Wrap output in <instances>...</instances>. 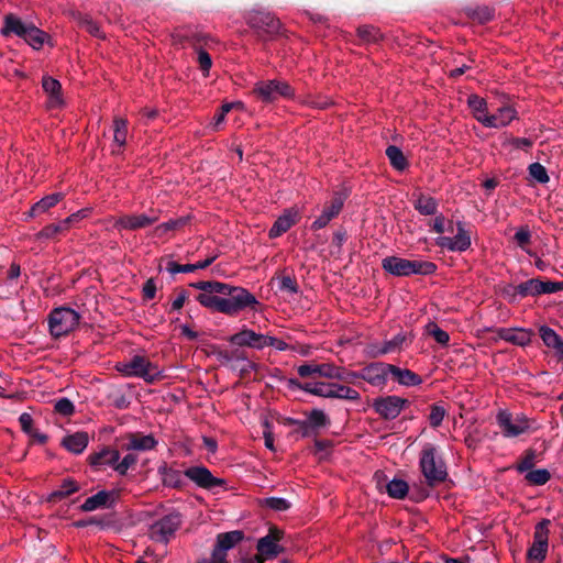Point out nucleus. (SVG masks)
<instances>
[{
    "label": "nucleus",
    "instance_id": "obj_15",
    "mask_svg": "<svg viewBox=\"0 0 563 563\" xmlns=\"http://www.w3.org/2000/svg\"><path fill=\"white\" fill-rule=\"evenodd\" d=\"M91 210L89 208H85L81 210H78L77 212L70 214L63 221L58 223H52L46 227H44L38 233V239H54L58 234H62L66 231H68L74 224H77L82 219L87 218L90 214Z\"/></svg>",
    "mask_w": 563,
    "mask_h": 563
},
{
    "label": "nucleus",
    "instance_id": "obj_16",
    "mask_svg": "<svg viewBox=\"0 0 563 563\" xmlns=\"http://www.w3.org/2000/svg\"><path fill=\"white\" fill-rule=\"evenodd\" d=\"M247 23L261 34L273 35L278 33L280 22L271 12L253 10L247 14Z\"/></svg>",
    "mask_w": 563,
    "mask_h": 563
},
{
    "label": "nucleus",
    "instance_id": "obj_53",
    "mask_svg": "<svg viewBox=\"0 0 563 563\" xmlns=\"http://www.w3.org/2000/svg\"><path fill=\"white\" fill-rule=\"evenodd\" d=\"M514 240L516 241L520 249L527 251V245H529L531 242V233L528 227H520L517 230Z\"/></svg>",
    "mask_w": 563,
    "mask_h": 563
},
{
    "label": "nucleus",
    "instance_id": "obj_2",
    "mask_svg": "<svg viewBox=\"0 0 563 563\" xmlns=\"http://www.w3.org/2000/svg\"><path fill=\"white\" fill-rule=\"evenodd\" d=\"M289 385L297 387L301 390H305L311 395L323 398H334L353 401H356L361 398V395L356 389L338 383L309 382L301 384L296 379H290Z\"/></svg>",
    "mask_w": 563,
    "mask_h": 563
},
{
    "label": "nucleus",
    "instance_id": "obj_47",
    "mask_svg": "<svg viewBox=\"0 0 563 563\" xmlns=\"http://www.w3.org/2000/svg\"><path fill=\"white\" fill-rule=\"evenodd\" d=\"M163 482L170 487H180L183 485V475L179 471L165 468L163 472Z\"/></svg>",
    "mask_w": 563,
    "mask_h": 563
},
{
    "label": "nucleus",
    "instance_id": "obj_42",
    "mask_svg": "<svg viewBox=\"0 0 563 563\" xmlns=\"http://www.w3.org/2000/svg\"><path fill=\"white\" fill-rule=\"evenodd\" d=\"M540 288H541V280L540 279H529L525 283L519 284L516 286V292L519 294L522 297L527 296H537L540 295Z\"/></svg>",
    "mask_w": 563,
    "mask_h": 563
},
{
    "label": "nucleus",
    "instance_id": "obj_8",
    "mask_svg": "<svg viewBox=\"0 0 563 563\" xmlns=\"http://www.w3.org/2000/svg\"><path fill=\"white\" fill-rule=\"evenodd\" d=\"M253 92L264 102H273L279 97L292 98L294 89L284 80H262L255 84Z\"/></svg>",
    "mask_w": 563,
    "mask_h": 563
},
{
    "label": "nucleus",
    "instance_id": "obj_19",
    "mask_svg": "<svg viewBox=\"0 0 563 563\" xmlns=\"http://www.w3.org/2000/svg\"><path fill=\"white\" fill-rule=\"evenodd\" d=\"M391 365L384 363H373L364 367L358 374L354 373L356 376L353 378H362L365 382L369 383L373 386H383L385 385L388 375L390 374Z\"/></svg>",
    "mask_w": 563,
    "mask_h": 563
},
{
    "label": "nucleus",
    "instance_id": "obj_54",
    "mask_svg": "<svg viewBox=\"0 0 563 563\" xmlns=\"http://www.w3.org/2000/svg\"><path fill=\"white\" fill-rule=\"evenodd\" d=\"M263 505L276 511H284L290 507L288 500L279 497L265 498Z\"/></svg>",
    "mask_w": 563,
    "mask_h": 563
},
{
    "label": "nucleus",
    "instance_id": "obj_61",
    "mask_svg": "<svg viewBox=\"0 0 563 563\" xmlns=\"http://www.w3.org/2000/svg\"><path fill=\"white\" fill-rule=\"evenodd\" d=\"M562 289H563V283L542 282L541 280L540 295L541 294H553V292H556Z\"/></svg>",
    "mask_w": 563,
    "mask_h": 563
},
{
    "label": "nucleus",
    "instance_id": "obj_36",
    "mask_svg": "<svg viewBox=\"0 0 563 563\" xmlns=\"http://www.w3.org/2000/svg\"><path fill=\"white\" fill-rule=\"evenodd\" d=\"M128 121L122 118L113 120V143L121 150L126 143Z\"/></svg>",
    "mask_w": 563,
    "mask_h": 563
},
{
    "label": "nucleus",
    "instance_id": "obj_18",
    "mask_svg": "<svg viewBox=\"0 0 563 563\" xmlns=\"http://www.w3.org/2000/svg\"><path fill=\"white\" fill-rule=\"evenodd\" d=\"M457 232L455 236H440L437 240V244L443 249L452 252H464L471 246V234L465 229L463 222L456 223Z\"/></svg>",
    "mask_w": 563,
    "mask_h": 563
},
{
    "label": "nucleus",
    "instance_id": "obj_17",
    "mask_svg": "<svg viewBox=\"0 0 563 563\" xmlns=\"http://www.w3.org/2000/svg\"><path fill=\"white\" fill-rule=\"evenodd\" d=\"M407 402V399L398 396H386L376 399L373 407L380 417L393 420L401 413Z\"/></svg>",
    "mask_w": 563,
    "mask_h": 563
},
{
    "label": "nucleus",
    "instance_id": "obj_10",
    "mask_svg": "<svg viewBox=\"0 0 563 563\" xmlns=\"http://www.w3.org/2000/svg\"><path fill=\"white\" fill-rule=\"evenodd\" d=\"M284 532L276 527L269 528L268 534L261 538L257 542V554L255 560L257 563H264L266 560L274 559L284 552V548L279 544Z\"/></svg>",
    "mask_w": 563,
    "mask_h": 563
},
{
    "label": "nucleus",
    "instance_id": "obj_1",
    "mask_svg": "<svg viewBox=\"0 0 563 563\" xmlns=\"http://www.w3.org/2000/svg\"><path fill=\"white\" fill-rule=\"evenodd\" d=\"M192 287L201 290L197 301L213 311L236 316L246 308L256 309L258 300L247 289L220 282H198Z\"/></svg>",
    "mask_w": 563,
    "mask_h": 563
},
{
    "label": "nucleus",
    "instance_id": "obj_13",
    "mask_svg": "<svg viewBox=\"0 0 563 563\" xmlns=\"http://www.w3.org/2000/svg\"><path fill=\"white\" fill-rule=\"evenodd\" d=\"M497 423L506 438H515L526 433L530 429L529 420L525 416H512L507 411L497 413Z\"/></svg>",
    "mask_w": 563,
    "mask_h": 563
},
{
    "label": "nucleus",
    "instance_id": "obj_45",
    "mask_svg": "<svg viewBox=\"0 0 563 563\" xmlns=\"http://www.w3.org/2000/svg\"><path fill=\"white\" fill-rule=\"evenodd\" d=\"M307 423L311 428H322L330 424L329 417L320 409H313L308 415Z\"/></svg>",
    "mask_w": 563,
    "mask_h": 563
},
{
    "label": "nucleus",
    "instance_id": "obj_26",
    "mask_svg": "<svg viewBox=\"0 0 563 563\" xmlns=\"http://www.w3.org/2000/svg\"><path fill=\"white\" fill-rule=\"evenodd\" d=\"M31 23L23 22L20 18L8 14L4 18V25L1 30V33L4 36H9L11 34H14L21 38H24L27 32V29L31 26Z\"/></svg>",
    "mask_w": 563,
    "mask_h": 563
},
{
    "label": "nucleus",
    "instance_id": "obj_23",
    "mask_svg": "<svg viewBox=\"0 0 563 563\" xmlns=\"http://www.w3.org/2000/svg\"><path fill=\"white\" fill-rule=\"evenodd\" d=\"M42 87L48 97L47 107L49 109H59L64 106L62 86L58 80L49 76H44L42 79Z\"/></svg>",
    "mask_w": 563,
    "mask_h": 563
},
{
    "label": "nucleus",
    "instance_id": "obj_64",
    "mask_svg": "<svg viewBox=\"0 0 563 563\" xmlns=\"http://www.w3.org/2000/svg\"><path fill=\"white\" fill-rule=\"evenodd\" d=\"M82 25L86 27L87 32H89L91 35L97 36V37L102 36L101 32H100V27L91 19H88V18L84 19Z\"/></svg>",
    "mask_w": 563,
    "mask_h": 563
},
{
    "label": "nucleus",
    "instance_id": "obj_7",
    "mask_svg": "<svg viewBox=\"0 0 563 563\" xmlns=\"http://www.w3.org/2000/svg\"><path fill=\"white\" fill-rule=\"evenodd\" d=\"M297 372L301 377L319 375L321 377L343 382H349L352 377L356 376L353 372H346L344 368L335 366L332 363H306L298 366Z\"/></svg>",
    "mask_w": 563,
    "mask_h": 563
},
{
    "label": "nucleus",
    "instance_id": "obj_50",
    "mask_svg": "<svg viewBox=\"0 0 563 563\" xmlns=\"http://www.w3.org/2000/svg\"><path fill=\"white\" fill-rule=\"evenodd\" d=\"M530 176L540 184H545L549 181V175L543 165L540 163H533L529 166Z\"/></svg>",
    "mask_w": 563,
    "mask_h": 563
},
{
    "label": "nucleus",
    "instance_id": "obj_56",
    "mask_svg": "<svg viewBox=\"0 0 563 563\" xmlns=\"http://www.w3.org/2000/svg\"><path fill=\"white\" fill-rule=\"evenodd\" d=\"M504 145L527 151L533 145V141L528 137H508Z\"/></svg>",
    "mask_w": 563,
    "mask_h": 563
},
{
    "label": "nucleus",
    "instance_id": "obj_12",
    "mask_svg": "<svg viewBox=\"0 0 563 563\" xmlns=\"http://www.w3.org/2000/svg\"><path fill=\"white\" fill-rule=\"evenodd\" d=\"M242 540L243 532L239 530L218 534L217 544L212 551L211 558L208 560H202L199 563H228V550L234 548Z\"/></svg>",
    "mask_w": 563,
    "mask_h": 563
},
{
    "label": "nucleus",
    "instance_id": "obj_58",
    "mask_svg": "<svg viewBox=\"0 0 563 563\" xmlns=\"http://www.w3.org/2000/svg\"><path fill=\"white\" fill-rule=\"evenodd\" d=\"M136 455L126 454L121 462H117L115 471L119 474L124 475L128 472V470L136 463Z\"/></svg>",
    "mask_w": 563,
    "mask_h": 563
},
{
    "label": "nucleus",
    "instance_id": "obj_27",
    "mask_svg": "<svg viewBox=\"0 0 563 563\" xmlns=\"http://www.w3.org/2000/svg\"><path fill=\"white\" fill-rule=\"evenodd\" d=\"M540 336L543 343L555 351L559 361L563 362V340L551 328L542 325L539 329Z\"/></svg>",
    "mask_w": 563,
    "mask_h": 563
},
{
    "label": "nucleus",
    "instance_id": "obj_55",
    "mask_svg": "<svg viewBox=\"0 0 563 563\" xmlns=\"http://www.w3.org/2000/svg\"><path fill=\"white\" fill-rule=\"evenodd\" d=\"M445 415H446V411H445V409L442 406L433 405L431 407V411H430V415H429V422H430V424L433 428L439 427L442 423L443 418L445 417Z\"/></svg>",
    "mask_w": 563,
    "mask_h": 563
},
{
    "label": "nucleus",
    "instance_id": "obj_41",
    "mask_svg": "<svg viewBox=\"0 0 563 563\" xmlns=\"http://www.w3.org/2000/svg\"><path fill=\"white\" fill-rule=\"evenodd\" d=\"M47 35L33 24L27 29L26 35L23 38L33 48L38 49L45 43Z\"/></svg>",
    "mask_w": 563,
    "mask_h": 563
},
{
    "label": "nucleus",
    "instance_id": "obj_62",
    "mask_svg": "<svg viewBox=\"0 0 563 563\" xmlns=\"http://www.w3.org/2000/svg\"><path fill=\"white\" fill-rule=\"evenodd\" d=\"M167 269L172 274L195 272V267L192 264L180 265L175 262H169Z\"/></svg>",
    "mask_w": 563,
    "mask_h": 563
},
{
    "label": "nucleus",
    "instance_id": "obj_33",
    "mask_svg": "<svg viewBox=\"0 0 563 563\" xmlns=\"http://www.w3.org/2000/svg\"><path fill=\"white\" fill-rule=\"evenodd\" d=\"M390 375L397 379V382L404 386H417L421 384L422 379L419 375L410 369H402L395 365H391Z\"/></svg>",
    "mask_w": 563,
    "mask_h": 563
},
{
    "label": "nucleus",
    "instance_id": "obj_43",
    "mask_svg": "<svg viewBox=\"0 0 563 563\" xmlns=\"http://www.w3.org/2000/svg\"><path fill=\"white\" fill-rule=\"evenodd\" d=\"M386 489L390 497L401 499L407 495L409 487L405 481L395 478L387 484Z\"/></svg>",
    "mask_w": 563,
    "mask_h": 563
},
{
    "label": "nucleus",
    "instance_id": "obj_59",
    "mask_svg": "<svg viewBox=\"0 0 563 563\" xmlns=\"http://www.w3.org/2000/svg\"><path fill=\"white\" fill-rule=\"evenodd\" d=\"M55 411L63 416H70L75 408L73 402L67 398H60L55 404Z\"/></svg>",
    "mask_w": 563,
    "mask_h": 563
},
{
    "label": "nucleus",
    "instance_id": "obj_48",
    "mask_svg": "<svg viewBox=\"0 0 563 563\" xmlns=\"http://www.w3.org/2000/svg\"><path fill=\"white\" fill-rule=\"evenodd\" d=\"M526 479L533 485H543L550 479V473L544 470H532L526 474Z\"/></svg>",
    "mask_w": 563,
    "mask_h": 563
},
{
    "label": "nucleus",
    "instance_id": "obj_22",
    "mask_svg": "<svg viewBox=\"0 0 563 563\" xmlns=\"http://www.w3.org/2000/svg\"><path fill=\"white\" fill-rule=\"evenodd\" d=\"M266 335L243 329L230 338V342L238 346H249L257 350L265 347Z\"/></svg>",
    "mask_w": 563,
    "mask_h": 563
},
{
    "label": "nucleus",
    "instance_id": "obj_49",
    "mask_svg": "<svg viewBox=\"0 0 563 563\" xmlns=\"http://www.w3.org/2000/svg\"><path fill=\"white\" fill-rule=\"evenodd\" d=\"M79 489L77 483L73 479H64L60 488L52 494L54 498H64L70 494L76 493Z\"/></svg>",
    "mask_w": 563,
    "mask_h": 563
},
{
    "label": "nucleus",
    "instance_id": "obj_37",
    "mask_svg": "<svg viewBox=\"0 0 563 563\" xmlns=\"http://www.w3.org/2000/svg\"><path fill=\"white\" fill-rule=\"evenodd\" d=\"M415 208L424 216H433L438 211V202L434 198L426 195H419L415 202Z\"/></svg>",
    "mask_w": 563,
    "mask_h": 563
},
{
    "label": "nucleus",
    "instance_id": "obj_40",
    "mask_svg": "<svg viewBox=\"0 0 563 563\" xmlns=\"http://www.w3.org/2000/svg\"><path fill=\"white\" fill-rule=\"evenodd\" d=\"M500 338L504 340L518 344L526 345L530 342V334L526 330H501Z\"/></svg>",
    "mask_w": 563,
    "mask_h": 563
},
{
    "label": "nucleus",
    "instance_id": "obj_21",
    "mask_svg": "<svg viewBox=\"0 0 563 563\" xmlns=\"http://www.w3.org/2000/svg\"><path fill=\"white\" fill-rule=\"evenodd\" d=\"M119 494L117 490H100L91 497H88L80 506L82 511L89 512L100 508L109 507L117 500Z\"/></svg>",
    "mask_w": 563,
    "mask_h": 563
},
{
    "label": "nucleus",
    "instance_id": "obj_31",
    "mask_svg": "<svg viewBox=\"0 0 563 563\" xmlns=\"http://www.w3.org/2000/svg\"><path fill=\"white\" fill-rule=\"evenodd\" d=\"M296 223V213L292 211H286L280 216L269 230V238L280 236L287 232Z\"/></svg>",
    "mask_w": 563,
    "mask_h": 563
},
{
    "label": "nucleus",
    "instance_id": "obj_29",
    "mask_svg": "<svg viewBox=\"0 0 563 563\" xmlns=\"http://www.w3.org/2000/svg\"><path fill=\"white\" fill-rule=\"evenodd\" d=\"M89 438L86 432H76L63 439L62 444L71 453L80 454L88 445Z\"/></svg>",
    "mask_w": 563,
    "mask_h": 563
},
{
    "label": "nucleus",
    "instance_id": "obj_32",
    "mask_svg": "<svg viewBox=\"0 0 563 563\" xmlns=\"http://www.w3.org/2000/svg\"><path fill=\"white\" fill-rule=\"evenodd\" d=\"M64 198V195L62 192H55L45 196L40 201L33 205L31 208L30 214L32 217L45 213L51 208L55 207L62 199Z\"/></svg>",
    "mask_w": 563,
    "mask_h": 563
},
{
    "label": "nucleus",
    "instance_id": "obj_63",
    "mask_svg": "<svg viewBox=\"0 0 563 563\" xmlns=\"http://www.w3.org/2000/svg\"><path fill=\"white\" fill-rule=\"evenodd\" d=\"M143 297L145 299H153L156 295V284L154 282V279H148L146 280V283L144 284L143 286Z\"/></svg>",
    "mask_w": 563,
    "mask_h": 563
},
{
    "label": "nucleus",
    "instance_id": "obj_38",
    "mask_svg": "<svg viewBox=\"0 0 563 563\" xmlns=\"http://www.w3.org/2000/svg\"><path fill=\"white\" fill-rule=\"evenodd\" d=\"M386 155L395 169L401 172L407 168V158L405 157L402 151L399 147L395 145H389L386 148Z\"/></svg>",
    "mask_w": 563,
    "mask_h": 563
},
{
    "label": "nucleus",
    "instance_id": "obj_28",
    "mask_svg": "<svg viewBox=\"0 0 563 563\" xmlns=\"http://www.w3.org/2000/svg\"><path fill=\"white\" fill-rule=\"evenodd\" d=\"M119 459V451L108 448L89 456V461L92 466H111L114 470Z\"/></svg>",
    "mask_w": 563,
    "mask_h": 563
},
{
    "label": "nucleus",
    "instance_id": "obj_5",
    "mask_svg": "<svg viewBox=\"0 0 563 563\" xmlns=\"http://www.w3.org/2000/svg\"><path fill=\"white\" fill-rule=\"evenodd\" d=\"M419 464L430 486H434L445 479L446 467L442 459L438 455L434 445L428 443L422 448Z\"/></svg>",
    "mask_w": 563,
    "mask_h": 563
},
{
    "label": "nucleus",
    "instance_id": "obj_24",
    "mask_svg": "<svg viewBox=\"0 0 563 563\" xmlns=\"http://www.w3.org/2000/svg\"><path fill=\"white\" fill-rule=\"evenodd\" d=\"M212 41L209 36L203 34H196L192 37V44L197 51V63L203 76H209L210 68L212 66V59L208 52L202 48V44L208 45V42Z\"/></svg>",
    "mask_w": 563,
    "mask_h": 563
},
{
    "label": "nucleus",
    "instance_id": "obj_35",
    "mask_svg": "<svg viewBox=\"0 0 563 563\" xmlns=\"http://www.w3.org/2000/svg\"><path fill=\"white\" fill-rule=\"evenodd\" d=\"M465 13L470 19L481 24L492 21L495 16V10L486 5L466 8Z\"/></svg>",
    "mask_w": 563,
    "mask_h": 563
},
{
    "label": "nucleus",
    "instance_id": "obj_39",
    "mask_svg": "<svg viewBox=\"0 0 563 563\" xmlns=\"http://www.w3.org/2000/svg\"><path fill=\"white\" fill-rule=\"evenodd\" d=\"M357 36L363 43L372 44L377 43L383 38L379 29L373 25H361L357 27Z\"/></svg>",
    "mask_w": 563,
    "mask_h": 563
},
{
    "label": "nucleus",
    "instance_id": "obj_11",
    "mask_svg": "<svg viewBox=\"0 0 563 563\" xmlns=\"http://www.w3.org/2000/svg\"><path fill=\"white\" fill-rule=\"evenodd\" d=\"M181 519L179 514L170 512L163 518L156 520L150 527V537L156 542L166 543L175 534L179 528Z\"/></svg>",
    "mask_w": 563,
    "mask_h": 563
},
{
    "label": "nucleus",
    "instance_id": "obj_6",
    "mask_svg": "<svg viewBox=\"0 0 563 563\" xmlns=\"http://www.w3.org/2000/svg\"><path fill=\"white\" fill-rule=\"evenodd\" d=\"M79 319V313L74 309L67 307L56 308L48 317L49 332L55 338L66 335L77 328Z\"/></svg>",
    "mask_w": 563,
    "mask_h": 563
},
{
    "label": "nucleus",
    "instance_id": "obj_46",
    "mask_svg": "<svg viewBox=\"0 0 563 563\" xmlns=\"http://www.w3.org/2000/svg\"><path fill=\"white\" fill-rule=\"evenodd\" d=\"M278 290L283 294L294 296L298 292V284L290 276H282L278 278Z\"/></svg>",
    "mask_w": 563,
    "mask_h": 563
},
{
    "label": "nucleus",
    "instance_id": "obj_9",
    "mask_svg": "<svg viewBox=\"0 0 563 563\" xmlns=\"http://www.w3.org/2000/svg\"><path fill=\"white\" fill-rule=\"evenodd\" d=\"M549 519L541 520L534 528L533 542L527 552L529 563H541L548 553L549 548Z\"/></svg>",
    "mask_w": 563,
    "mask_h": 563
},
{
    "label": "nucleus",
    "instance_id": "obj_60",
    "mask_svg": "<svg viewBox=\"0 0 563 563\" xmlns=\"http://www.w3.org/2000/svg\"><path fill=\"white\" fill-rule=\"evenodd\" d=\"M406 340H407L406 334H402V333L397 334L396 336H394V339L386 342V344L383 349V352L387 353V352L395 351L396 349L400 347Z\"/></svg>",
    "mask_w": 563,
    "mask_h": 563
},
{
    "label": "nucleus",
    "instance_id": "obj_20",
    "mask_svg": "<svg viewBox=\"0 0 563 563\" xmlns=\"http://www.w3.org/2000/svg\"><path fill=\"white\" fill-rule=\"evenodd\" d=\"M185 476L197 484L202 488H213L216 486H221L224 484V481L218 477H214L211 472L205 466H192L185 471Z\"/></svg>",
    "mask_w": 563,
    "mask_h": 563
},
{
    "label": "nucleus",
    "instance_id": "obj_44",
    "mask_svg": "<svg viewBox=\"0 0 563 563\" xmlns=\"http://www.w3.org/2000/svg\"><path fill=\"white\" fill-rule=\"evenodd\" d=\"M426 331L431 335L439 344L445 346L450 341V335L446 331L442 330L437 323L429 322L426 325Z\"/></svg>",
    "mask_w": 563,
    "mask_h": 563
},
{
    "label": "nucleus",
    "instance_id": "obj_30",
    "mask_svg": "<svg viewBox=\"0 0 563 563\" xmlns=\"http://www.w3.org/2000/svg\"><path fill=\"white\" fill-rule=\"evenodd\" d=\"M467 103L474 118L484 126H486V119H489L486 100L481 98L479 96L472 95L468 97Z\"/></svg>",
    "mask_w": 563,
    "mask_h": 563
},
{
    "label": "nucleus",
    "instance_id": "obj_51",
    "mask_svg": "<svg viewBox=\"0 0 563 563\" xmlns=\"http://www.w3.org/2000/svg\"><path fill=\"white\" fill-rule=\"evenodd\" d=\"M343 203H344V199L341 195H335L329 205H325L324 208H323V211L324 213H327L331 219H333L334 217H336L342 207H343Z\"/></svg>",
    "mask_w": 563,
    "mask_h": 563
},
{
    "label": "nucleus",
    "instance_id": "obj_4",
    "mask_svg": "<svg viewBox=\"0 0 563 563\" xmlns=\"http://www.w3.org/2000/svg\"><path fill=\"white\" fill-rule=\"evenodd\" d=\"M115 369L126 377L143 378L148 384L163 377L159 367L141 355H134L130 361L117 363Z\"/></svg>",
    "mask_w": 563,
    "mask_h": 563
},
{
    "label": "nucleus",
    "instance_id": "obj_34",
    "mask_svg": "<svg viewBox=\"0 0 563 563\" xmlns=\"http://www.w3.org/2000/svg\"><path fill=\"white\" fill-rule=\"evenodd\" d=\"M156 444L157 441L151 434H132L128 443V449L137 451H148L154 449Z\"/></svg>",
    "mask_w": 563,
    "mask_h": 563
},
{
    "label": "nucleus",
    "instance_id": "obj_52",
    "mask_svg": "<svg viewBox=\"0 0 563 563\" xmlns=\"http://www.w3.org/2000/svg\"><path fill=\"white\" fill-rule=\"evenodd\" d=\"M233 368L238 369L242 376L249 374L252 371L256 369V364L246 357L238 354L235 356V364L233 365Z\"/></svg>",
    "mask_w": 563,
    "mask_h": 563
},
{
    "label": "nucleus",
    "instance_id": "obj_3",
    "mask_svg": "<svg viewBox=\"0 0 563 563\" xmlns=\"http://www.w3.org/2000/svg\"><path fill=\"white\" fill-rule=\"evenodd\" d=\"M382 267L394 276H410L412 274L431 275L437 265L428 261L407 260L398 256H387L382 261Z\"/></svg>",
    "mask_w": 563,
    "mask_h": 563
},
{
    "label": "nucleus",
    "instance_id": "obj_57",
    "mask_svg": "<svg viewBox=\"0 0 563 563\" xmlns=\"http://www.w3.org/2000/svg\"><path fill=\"white\" fill-rule=\"evenodd\" d=\"M187 220L185 218H179L176 220H169L165 223L159 224L156 227L155 232L157 234L166 233L167 231L177 230L180 227L185 225Z\"/></svg>",
    "mask_w": 563,
    "mask_h": 563
},
{
    "label": "nucleus",
    "instance_id": "obj_14",
    "mask_svg": "<svg viewBox=\"0 0 563 563\" xmlns=\"http://www.w3.org/2000/svg\"><path fill=\"white\" fill-rule=\"evenodd\" d=\"M158 220L157 214H123L119 218H109L107 221L119 231L130 230L135 231L152 225Z\"/></svg>",
    "mask_w": 563,
    "mask_h": 563
},
{
    "label": "nucleus",
    "instance_id": "obj_25",
    "mask_svg": "<svg viewBox=\"0 0 563 563\" xmlns=\"http://www.w3.org/2000/svg\"><path fill=\"white\" fill-rule=\"evenodd\" d=\"M486 119V128L499 129L508 125L517 118V112L511 107H501L496 113L489 114Z\"/></svg>",
    "mask_w": 563,
    "mask_h": 563
}]
</instances>
